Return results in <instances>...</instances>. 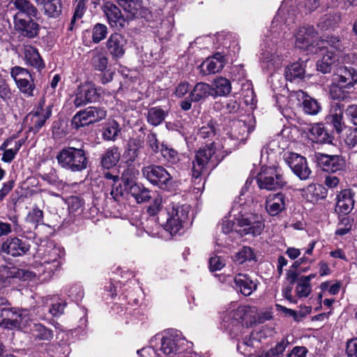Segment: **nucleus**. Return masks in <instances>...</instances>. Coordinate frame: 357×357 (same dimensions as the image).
Segmentation results:
<instances>
[{
	"instance_id": "1",
	"label": "nucleus",
	"mask_w": 357,
	"mask_h": 357,
	"mask_svg": "<svg viewBox=\"0 0 357 357\" xmlns=\"http://www.w3.org/2000/svg\"><path fill=\"white\" fill-rule=\"evenodd\" d=\"M56 159L61 168L72 172H80L88 167L89 159L86 151L82 148L67 146L56 155Z\"/></svg>"
},
{
	"instance_id": "2",
	"label": "nucleus",
	"mask_w": 357,
	"mask_h": 357,
	"mask_svg": "<svg viewBox=\"0 0 357 357\" xmlns=\"http://www.w3.org/2000/svg\"><path fill=\"white\" fill-rule=\"evenodd\" d=\"M37 254L43 260L38 271H42L43 275L47 273V276L50 277L61 266L62 251L50 242L39 248Z\"/></svg>"
},
{
	"instance_id": "3",
	"label": "nucleus",
	"mask_w": 357,
	"mask_h": 357,
	"mask_svg": "<svg viewBox=\"0 0 357 357\" xmlns=\"http://www.w3.org/2000/svg\"><path fill=\"white\" fill-rule=\"evenodd\" d=\"M215 152L213 142L197 151L192 167V175L195 180L199 178L208 169H213L217 165Z\"/></svg>"
},
{
	"instance_id": "4",
	"label": "nucleus",
	"mask_w": 357,
	"mask_h": 357,
	"mask_svg": "<svg viewBox=\"0 0 357 357\" xmlns=\"http://www.w3.org/2000/svg\"><path fill=\"white\" fill-rule=\"evenodd\" d=\"M260 189L275 190L282 188L286 182L278 168L263 167L256 177Z\"/></svg>"
},
{
	"instance_id": "5",
	"label": "nucleus",
	"mask_w": 357,
	"mask_h": 357,
	"mask_svg": "<svg viewBox=\"0 0 357 357\" xmlns=\"http://www.w3.org/2000/svg\"><path fill=\"white\" fill-rule=\"evenodd\" d=\"M142 174L144 178L152 185L166 190L172 183V176L167 169L161 165H149L142 167Z\"/></svg>"
},
{
	"instance_id": "6",
	"label": "nucleus",
	"mask_w": 357,
	"mask_h": 357,
	"mask_svg": "<svg viewBox=\"0 0 357 357\" xmlns=\"http://www.w3.org/2000/svg\"><path fill=\"white\" fill-rule=\"evenodd\" d=\"M166 212L167 215L166 229L171 234H176L183 227V223L188 218L189 207L171 203L167 206Z\"/></svg>"
},
{
	"instance_id": "7",
	"label": "nucleus",
	"mask_w": 357,
	"mask_h": 357,
	"mask_svg": "<svg viewBox=\"0 0 357 357\" xmlns=\"http://www.w3.org/2000/svg\"><path fill=\"white\" fill-rule=\"evenodd\" d=\"M264 229L262 218L257 214L250 213L243 215L236 219L235 231L241 236L252 234L253 236H259Z\"/></svg>"
},
{
	"instance_id": "8",
	"label": "nucleus",
	"mask_w": 357,
	"mask_h": 357,
	"mask_svg": "<svg viewBox=\"0 0 357 357\" xmlns=\"http://www.w3.org/2000/svg\"><path fill=\"white\" fill-rule=\"evenodd\" d=\"M26 312L15 308L0 309V326L5 328H21L26 321Z\"/></svg>"
},
{
	"instance_id": "9",
	"label": "nucleus",
	"mask_w": 357,
	"mask_h": 357,
	"mask_svg": "<svg viewBox=\"0 0 357 357\" xmlns=\"http://www.w3.org/2000/svg\"><path fill=\"white\" fill-rule=\"evenodd\" d=\"M10 75L22 93L27 97L33 96L35 84L31 74L26 69L15 66L11 69Z\"/></svg>"
},
{
	"instance_id": "10",
	"label": "nucleus",
	"mask_w": 357,
	"mask_h": 357,
	"mask_svg": "<svg viewBox=\"0 0 357 357\" xmlns=\"http://www.w3.org/2000/svg\"><path fill=\"white\" fill-rule=\"evenodd\" d=\"M252 130V126L246 120H232L229 122V130L226 135L228 139L234 141V145L236 146L244 142Z\"/></svg>"
},
{
	"instance_id": "11",
	"label": "nucleus",
	"mask_w": 357,
	"mask_h": 357,
	"mask_svg": "<svg viewBox=\"0 0 357 357\" xmlns=\"http://www.w3.org/2000/svg\"><path fill=\"white\" fill-rule=\"evenodd\" d=\"M315 157L318 167L326 172H336L345 166L344 159L337 155L316 153Z\"/></svg>"
},
{
	"instance_id": "12",
	"label": "nucleus",
	"mask_w": 357,
	"mask_h": 357,
	"mask_svg": "<svg viewBox=\"0 0 357 357\" xmlns=\"http://www.w3.org/2000/svg\"><path fill=\"white\" fill-rule=\"evenodd\" d=\"M285 161L301 179L305 180L309 178L311 170L307 165L305 158L295 153L285 154Z\"/></svg>"
},
{
	"instance_id": "13",
	"label": "nucleus",
	"mask_w": 357,
	"mask_h": 357,
	"mask_svg": "<svg viewBox=\"0 0 357 357\" xmlns=\"http://www.w3.org/2000/svg\"><path fill=\"white\" fill-rule=\"evenodd\" d=\"M184 340L179 331L174 330L166 331L161 338L160 350L166 355L174 354L184 343Z\"/></svg>"
},
{
	"instance_id": "14",
	"label": "nucleus",
	"mask_w": 357,
	"mask_h": 357,
	"mask_svg": "<svg viewBox=\"0 0 357 357\" xmlns=\"http://www.w3.org/2000/svg\"><path fill=\"white\" fill-rule=\"evenodd\" d=\"M30 245L17 237L8 238L2 243L1 251L13 257L22 256L29 251Z\"/></svg>"
},
{
	"instance_id": "15",
	"label": "nucleus",
	"mask_w": 357,
	"mask_h": 357,
	"mask_svg": "<svg viewBox=\"0 0 357 357\" xmlns=\"http://www.w3.org/2000/svg\"><path fill=\"white\" fill-rule=\"evenodd\" d=\"M44 103L45 100L42 99L36 109L31 114V126L30 129L35 133L39 131L52 114L51 107L48 106L44 108Z\"/></svg>"
},
{
	"instance_id": "16",
	"label": "nucleus",
	"mask_w": 357,
	"mask_h": 357,
	"mask_svg": "<svg viewBox=\"0 0 357 357\" xmlns=\"http://www.w3.org/2000/svg\"><path fill=\"white\" fill-rule=\"evenodd\" d=\"M103 12L107 18L109 24L113 27L117 29L123 28L128 22V19L123 15L120 9L111 2L105 3Z\"/></svg>"
},
{
	"instance_id": "17",
	"label": "nucleus",
	"mask_w": 357,
	"mask_h": 357,
	"mask_svg": "<svg viewBox=\"0 0 357 357\" xmlns=\"http://www.w3.org/2000/svg\"><path fill=\"white\" fill-rule=\"evenodd\" d=\"M126 44L127 40L123 35L114 33L108 38L106 47L113 58L119 59L125 54Z\"/></svg>"
},
{
	"instance_id": "18",
	"label": "nucleus",
	"mask_w": 357,
	"mask_h": 357,
	"mask_svg": "<svg viewBox=\"0 0 357 357\" xmlns=\"http://www.w3.org/2000/svg\"><path fill=\"white\" fill-rule=\"evenodd\" d=\"M14 24L15 29L24 37L33 38L38 33L39 25L31 18L26 20L20 17L19 15H15Z\"/></svg>"
},
{
	"instance_id": "19",
	"label": "nucleus",
	"mask_w": 357,
	"mask_h": 357,
	"mask_svg": "<svg viewBox=\"0 0 357 357\" xmlns=\"http://www.w3.org/2000/svg\"><path fill=\"white\" fill-rule=\"evenodd\" d=\"M225 65V59L220 52H217L211 58H208L200 65V70L204 75L218 73Z\"/></svg>"
},
{
	"instance_id": "20",
	"label": "nucleus",
	"mask_w": 357,
	"mask_h": 357,
	"mask_svg": "<svg viewBox=\"0 0 357 357\" xmlns=\"http://www.w3.org/2000/svg\"><path fill=\"white\" fill-rule=\"evenodd\" d=\"M265 208L271 216L280 214L286 208L285 195L281 192L269 195L265 202Z\"/></svg>"
},
{
	"instance_id": "21",
	"label": "nucleus",
	"mask_w": 357,
	"mask_h": 357,
	"mask_svg": "<svg viewBox=\"0 0 357 357\" xmlns=\"http://www.w3.org/2000/svg\"><path fill=\"white\" fill-rule=\"evenodd\" d=\"M354 192L351 190H344L337 196L335 211L339 214L347 215L354 208Z\"/></svg>"
},
{
	"instance_id": "22",
	"label": "nucleus",
	"mask_w": 357,
	"mask_h": 357,
	"mask_svg": "<svg viewBox=\"0 0 357 357\" xmlns=\"http://www.w3.org/2000/svg\"><path fill=\"white\" fill-rule=\"evenodd\" d=\"M333 81L351 88L357 82V73L354 68L342 66L338 68Z\"/></svg>"
},
{
	"instance_id": "23",
	"label": "nucleus",
	"mask_w": 357,
	"mask_h": 357,
	"mask_svg": "<svg viewBox=\"0 0 357 357\" xmlns=\"http://www.w3.org/2000/svg\"><path fill=\"white\" fill-rule=\"evenodd\" d=\"M236 288L245 296H248L257 288L258 281L245 274H238L234 278Z\"/></svg>"
},
{
	"instance_id": "24",
	"label": "nucleus",
	"mask_w": 357,
	"mask_h": 357,
	"mask_svg": "<svg viewBox=\"0 0 357 357\" xmlns=\"http://www.w3.org/2000/svg\"><path fill=\"white\" fill-rule=\"evenodd\" d=\"M23 54L26 65L38 70L45 68V63L36 48L30 45H25L23 48Z\"/></svg>"
},
{
	"instance_id": "25",
	"label": "nucleus",
	"mask_w": 357,
	"mask_h": 357,
	"mask_svg": "<svg viewBox=\"0 0 357 357\" xmlns=\"http://www.w3.org/2000/svg\"><path fill=\"white\" fill-rule=\"evenodd\" d=\"M38 6H42L44 14L48 17L56 18L62 11L61 0H35Z\"/></svg>"
},
{
	"instance_id": "26",
	"label": "nucleus",
	"mask_w": 357,
	"mask_h": 357,
	"mask_svg": "<svg viewBox=\"0 0 357 357\" xmlns=\"http://www.w3.org/2000/svg\"><path fill=\"white\" fill-rule=\"evenodd\" d=\"M312 43V29L310 26H302L295 34V45L301 50H307Z\"/></svg>"
},
{
	"instance_id": "27",
	"label": "nucleus",
	"mask_w": 357,
	"mask_h": 357,
	"mask_svg": "<svg viewBox=\"0 0 357 357\" xmlns=\"http://www.w3.org/2000/svg\"><path fill=\"white\" fill-rule=\"evenodd\" d=\"M15 8L18 10L15 15H25L29 18L36 17L38 14V10L29 0H12Z\"/></svg>"
},
{
	"instance_id": "28",
	"label": "nucleus",
	"mask_w": 357,
	"mask_h": 357,
	"mask_svg": "<svg viewBox=\"0 0 357 357\" xmlns=\"http://www.w3.org/2000/svg\"><path fill=\"white\" fill-rule=\"evenodd\" d=\"M144 142L139 139H130L124 152V156L128 161H136L144 149Z\"/></svg>"
},
{
	"instance_id": "29",
	"label": "nucleus",
	"mask_w": 357,
	"mask_h": 357,
	"mask_svg": "<svg viewBox=\"0 0 357 357\" xmlns=\"http://www.w3.org/2000/svg\"><path fill=\"white\" fill-rule=\"evenodd\" d=\"M202 123L197 132V137L199 139L213 141L218 130L217 122L213 119H209Z\"/></svg>"
},
{
	"instance_id": "30",
	"label": "nucleus",
	"mask_w": 357,
	"mask_h": 357,
	"mask_svg": "<svg viewBox=\"0 0 357 357\" xmlns=\"http://www.w3.org/2000/svg\"><path fill=\"white\" fill-rule=\"evenodd\" d=\"M121 153L119 149L115 146L108 149L101 157V165L105 169H110L119 161Z\"/></svg>"
},
{
	"instance_id": "31",
	"label": "nucleus",
	"mask_w": 357,
	"mask_h": 357,
	"mask_svg": "<svg viewBox=\"0 0 357 357\" xmlns=\"http://www.w3.org/2000/svg\"><path fill=\"white\" fill-rule=\"evenodd\" d=\"M209 96H213V90L211 89V86L208 84L204 82H199L196 84L190 93V98L194 102H199L201 100L206 98Z\"/></svg>"
},
{
	"instance_id": "32",
	"label": "nucleus",
	"mask_w": 357,
	"mask_h": 357,
	"mask_svg": "<svg viewBox=\"0 0 357 357\" xmlns=\"http://www.w3.org/2000/svg\"><path fill=\"white\" fill-rule=\"evenodd\" d=\"M250 312V307L248 306H239L236 309L229 311L224 317V321L231 320L233 324H239L246 319L248 313Z\"/></svg>"
},
{
	"instance_id": "33",
	"label": "nucleus",
	"mask_w": 357,
	"mask_h": 357,
	"mask_svg": "<svg viewBox=\"0 0 357 357\" xmlns=\"http://www.w3.org/2000/svg\"><path fill=\"white\" fill-rule=\"evenodd\" d=\"M30 331L35 340L50 341L54 337L53 331L41 324H34Z\"/></svg>"
},
{
	"instance_id": "34",
	"label": "nucleus",
	"mask_w": 357,
	"mask_h": 357,
	"mask_svg": "<svg viewBox=\"0 0 357 357\" xmlns=\"http://www.w3.org/2000/svg\"><path fill=\"white\" fill-rule=\"evenodd\" d=\"M211 89L213 96H226L231 92V85L229 79L220 77L214 80Z\"/></svg>"
},
{
	"instance_id": "35",
	"label": "nucleus",
	"mask_w": 357,
	"mask_h": 357,
	"mask_svg": "<svg viewBox=\"0 0 357 357\" xmlns=\"http://www.w3.org/2000/svg\"><path fill=\"white\" fill-rule=\"evenodd\" d=\"M128 191L137 203H144L152 198L151 191L142 185H133Z\"/></svg>"
},
{
	"instance_id": "36",
	"label": "nucleus",
	"mask_w": 357,
	"mask_h": 357,
	"mask_svg": "<svg viewBox=\"0 0 357 357\" xmlns=\"http://www.w3.org/2000/svg\"><path fill=\"white\" fill-rule=\"evenodd\" d=\"M118 4L127 13L128 22L134 19L137 15L140 4L137 0H116Z\"/></svg>"
},
{
	"instance_id": "37",
	"label": "nucleus",
	"mask_w": 357,
	"mask_h": 357,
	"mask_svg": "<svg viewBox=\"0 0 357 357\" xmlns=\"http://www.w3.org/2000/svg\"><path fill=\"white\" fill-rule=\"evenodd\" d=\"M350 89L349 86H344L340 84L334 82L330 88V95L333 100H349L350 93L347 89Z\"/></svg>"
},
{
	"instance_id": "38",
	"label": "nucleus",
	"mask_w": 357,
	"mask_h": 357,
	"mask_svg": "<svg viewBox=\"0 0 357 357\" xmlns=\"http://www.w3.org/2000/svg\"><path fill=\"white\" fill-rule=\"evenodd\" d=\"M91 63L95 70L104 72L107 68L108 59L104 52L94 50L92 52Z\"/></svg>"
},
{
	"instance_id": "39",
	"label": "nucleus",
	"mask_w": 357,
	"mask_h": 357,
	"mask_svg": "<svg viewBox=\"0 0 357 357\" xmlns=\"http://www.w3.org/2000/svg\"><path fill=\"white\" fill-rule=\"evenodd\" d=\"M167 112L164 109L158 107H154L148 110L146 119L150 124L157 126L165 120Z\"/></svg>"
},
{
	"instance_id": "40",
	"label": "nucleus",
	"mask_w": 357,
	"mask_h": 357,
	"mask_svg": "<svg viewBox=\"0 0 357 357\" xmlns=\"http://www.w3.org/2000/svg\"><path fill=\"white\" fill-rule=\"evenodd\" d=\"M120 132V125L115 120H112L103 128L102 137L107 141H115Z\"/></svg>"
},
{
	"instance_id": "41",
	"label": "nucleus",
	"mask_w": 357,
	"mask_h": 357,
	"mask_svg": "<svg viewBox=\"0 0 357 357\" xmlns=\"http://www.w3.org/2000/svg\"><path fill=\"white\" fill-rule=\"evenodd\" d=\"M305 70L300 63H294L287 67L284 72L285 78L287 81L294 82L303 77Z\"/></svg>"
},
{
	"instance_id": "42",
	"label": "nucleus",
	"mask_w": 357,
	"mask_h": 357,
	"mask_svg": "<svg viewBox=\"0 0 357 357\" xmlns=\"http://www.w3.org/2000/svg\"><path fill=\"white\" fill-rule=\"evenodd\" d=\"M342 109L340 107L335 109V113L328 117V121L333 125L334 129L337 133L344 132L347 128H348L342 121Z\"/></svg>"
},
{
	"instance_id": "43",
	"label": "nucleus",
	"mask_w": 357,
	"mask_h": 357,
	"mask_svg": "<svg viewBox=\"0 0 357 357\" xmlns=\"http://www.w3.org/2000/svg\"><path fill=\"white\" fill-rule=\"evenodd\" d=\"M255 342H257L255 338L251 336H246L242 342L238 344L237 349L245 356L250 357L256 352L254 345Z\"/></svg>"
},
{
	"instance_id": "44",
	"label": "nucleus",
	"mask_w": 357,
	"mask_h": 357,
	"mask_svg": "<svg viewBox=\"0 0 357 357\" xmlns=\"http://www.w3.org/2000/svg\"><path fill=\"white\" fill-rule=\"evenodd\" d=\"M233 260L236 264H242L248 261L255 260V255L250 247L243 246L235 254Z\"/></svg>"
},
{
	"instance_id": "45",
	"label": "nucleus",
	"mask_w": 357,
	"mask_h": 357,
	"mask_svg": "<svg viewBox=\"0 0 357 357\" xmlns=\"http://www.w3.org/2000/svg\"><path fill=\"white\" fill-rule=\"evenodd\" d=\"M90 124L92 123L87 108L78 112L72 119V125L76 129Z\"/></svg>"
},
{
	"instance_id": "46",
	"label": "nucleus",
	"mask_w": 357,
	"mask_h": 357,
	"mask_svg": "<svg viewBox=\"0 0 357 357\" xmlns=\"http://www.w3.org/2000/svg\"><path fill=\"white\" fill-rule=\"evenodd\" d=\"M312 275L301 276L298 279L296 287L297 294L299 297H306L311 291L310 280Z\"/></svg>"
},
{
	"instance_id": "47",
	"label": "nucleus",
	"mask_w": 357,
	"mask_h": 357,
	"mask_svg": "<svg viewBox=\"0 0 357 357\" xmlns=\"http://www.w3.org/2000/svg\"><path fill=\"white\" fill-rule=\"evenodd\" d=\"M314 130H316V133H314V143L325 144L331 143L332 142L331 136L321 124H317L315 126H314Z\"/></svg>"
},
{
	"instance_id": "48",
	"label": "nucleus",
	"mask_w": 357,
	"mask_h": 357,
	"mask_svg": "<svg viewBox=\"0 0 357 357\" xmlns=\"http://www.w3.org/2000/svg\"><path fill=\"white\" fill-rule=\"evenodd\" d=\"M79 88L82 91V94L84 95V98H86L89 103L98 100L99 98V93H98V90L93 84L86 83Z\"/></svg>"
},
{
	"instance_id": "49",
	"label": "nucleus",
	"mask_w": 357,
	"mask_h": 357,
	"mask_svg": "<svg viewBox=\"0 0 357 357\" xmlns=\"http://www.w3.org/2000/svg\"><path fill=\"white\" fill-rule=\"evenodd\" d=\"M162 157L169 163L174 165L179 162L180 156L177 151L167 145L162 144L160 149Z\"/></svg>"
},
{
	"instance_id": "50",
	"label": "nucleus",
	"mask_w": 357,
	"mask_h": 357,
	"mask_svg": "<svg viewBox=\"0 0 357 357\" xmlns=\"http://www.w3.org/2000/svg\"><path fill=\"white\" fill-rule=\"evenodd\" d=\"M137 174V171L133 167H128L123 172L121 179L128 190H129V188L130 186H132L133 185H138L135 181Z\"/></svg>"
},
{
	"instance_id": "51",
	"label": "nucleus",
	"mask_w": 357,
	"mask_h": 357,
	"mask_svg": "<svg viewBox=\"0 0 357 357\" xmlns=\"http://www.w3.org/2000/svg\"><path fill=\"white\" fill-rule=\"evenodd\" d=\"M107 34V27L100 23L96 24L92 30V40L94 43H98L105 39Z\"/></svg>"
},
{
	"instance_id": "52",
	"label": "nucleus",
	"mask_w": 357,
	"mask_h": 357,
	"mask_svg": "<svg viewBox=\"0 0 357 357\" xmlns=\"http://www.w3.org/2000/svg\"><path fill=\"white\" fill-rule=\"evenodd\" d=\"M87 110L92 124L99 122L107 116V111L102 107H89Z\"/></svg>"
},
{
	"instance_id": "53",
	"label": "nucleus",
	"mask_w": 357,
	"mask_h": 357,
	"mask_svg": "<svg viewBox=\"0 0 357 357\" xmlns=\"http://www.w3.org/2000/svg\"><path fill=\"white\" fill-rule=\"evenodd\" d=\"M344 142L349 148L357 146V127L349 128L344 131Z\"/></svg>"
},
{
	"instance_id": "54",
	"label": "nucleus",
	"mask_w": 357,
	"mask_h": 357,
	"mask_svg": "<svg viewBox=\"0 0 357 357\" xmlns=\"http://www.w3.org/2000/svg\"><path fill=\"white\" fill-rule=\"evenodd\" d=\"M153 200L149 207L147 208V213L149 215H155L162 208V199L159 195L152 197Z\"/></svg>"
},
{
	"instance_id": "55",
	"label": "nucleus",
	"mask_w": 357,
	"mask_h": 357,
	"mask_svg": "<svg viewBox=\"0 0 357 357\" xmlns=\"http://www.w3.org/2000/svg\"><path fill=\"white\" fill-rule=\"evenodd\" d=\"M43 212L38 208H33L29 212L26 221L34 225H38L43 222Z\"/></svg>"
},
{
	"instance_id": "56",
	"label": "nucleus",
	"mask_w": 357,
	"mask_h": 357,
	"mask_svg": "<svg viewBox=\"0 0 357 357\" xmlns=\"http://www.w3.org/2000/svg\"><path fill=\"white\" fill-rule=\"evenodd\" d=\"M287 344L288 342L286 340H282L275 345V347L271 348L268 351L269 354L268 355H271V357H280L285 350Z\"/></svg>"
},
{
	"instance_id": "57",
	"label": "nucleus",
	"mask_w": 357,
	"mask_h": 357,
	"mask_svg": "<svg viewBox=\"0 0 357 357\" xmlns=\"http://www.w3.org/2000/svg\"><path fill=\"white\" fill-rule=\"evenodd\" d=\"M340 16L339 15H325L323 17H321L318 24L322 28H326L328 26H331L333 24H336L340 20Z\"/></svg>"
},
{
	"instance_id": "58",
	"label": "nucleus",
	"mask_w": 357,
	"mask_h": 357,
	"mask_svg": "<svg viewBox=\"0 0 357 357\" xmlns=\"http://www.w3.org/2000/svg\"><path fill=\"white\" fill-rule=\"evenodd\" d=\"M66 303L62 301L52 303L49 312L54 317H59L63 314Z\"/></svg>"
},
{
	"instance_id": "59",
	"label": "nucleus",
	"mask_w": 357,
	"mask_h": 357,
	"mask_svg": "<svg viewBox=\"0 0 357 357\" xmlns=\"http://www.w3.org/2000/svg\"><path fill=\"white\" fill-rule=\"evenodd\" d=\"M225 265V261L220 257L213 256L209 259V269L211 271H219L222 269Z\"/></svg>"
},
{
	"instance_id": "60",
	"label": "nucleus",
	"mask_w": 357,
	"mask_h": 357,
	"mask_svg": "<svg viewBox=\"0 0 357 357\" xmlns=\"http://www.w3.org/2000/svg\"><path fill=\"white\" fill-rule=\"evenodd\" d=\"M85 0H79L75 9L73 17L70 22V25H73L77 19L82 18L85 10Z\"/></svg>"
},
{
	"instance_id": "61",
	"label": "nucleus",
	"mask_w": 357,
	"mask_h": 357,
	"mask_svg": "<svg viewBox=\"0 0 357 357\" xmlns=\"http://www.w3.org/2000/svg\"><path fill=\"white\" fill-rule=\"evenodd\" d=\"M0 98L7 100L11 98V91L8 84L4 79H0Z\"/></svg>"
},
{
	"instance_id": "62",
	"label": "nucleus",
	"mask_w": 357,
	"mask_h": 357,
	"mask_svg": "<svg viewBox=\"0 0 357 357\" xmlns=\"http://www.w3.org/2000/svg\"><path fill=\"white\" fill-rule=\"evenodd\" d=\"M147 143L151 148V149L154 153H158L160 151V149L159 147V142L157 139V135L155 133H150L147 136Z\"/></svg>"
},
{
	"instance_id": "63",
	"label": "nucleus",
	"mask_w": 357,
	"mask_h": 357,
	"mask_svg": "<svg viewBox=\"0 0 357 357\" xmlns=\"http://www.w3.org/2000/svg\"><path fill=\"white\" fill-rule=\"evenodd\" d=\"M346 352L348 357H357V338L347 342Z\"/></svg>"
},
{
	"instance_id": "64",
	"label": "nucleus",
	"mask_w": 357,
	"mask_h": 357,
	"mask_svg": "<svg viewBox=\"0 0 357 357\" xmlns=\"http://www.w3.org/2000/svg\"><path fill=\"white\" fill-rule=\"evenodd\" d=\"M41 178L43 181H47L51 185L56 184L59 181L56 171L54 169H52L49 173H45L41 175Z\"/></svg>"
}]
</instances>
